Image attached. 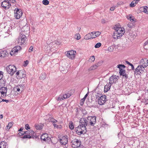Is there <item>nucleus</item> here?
Here are the masks:
<instances>
[{
    "instance_id": "nucleus-1",
    "label": "nucleus",
    "mask_w": 148,
    "mask_h": 148,
    "mask_svg": "<svg viewBox=\"0 0 148 148\" xmlns=\"http://www.w3.org/2000/svg\"><path fill=\"white\" fill-rule=\"evenodd\" d=\"M96 117L95 116H88L87 119L83 118L80 120L82 123H85L86 125H90L93 126L96 123Z\"/></svg>"
},
{
    "instance_id": "nucleus-2",
    "label": "nucleus",
    "mask_w": 148,
    "mask_h": 148,
    "mask_svg": "<svg viewBox=\"0 0 148 148\" xmlns=\"http://www.w3.org/2000/svg\"><path fill=\"white\" fill-rule=\"evenodd\" d=\"M115 30L114 32L113 37L115 39L120 38L125 33L124 29L120 27L116 26L114 27Z\"/></svg>"
},
{
    "instance_id": "nucleus-3",
    "label": "nucleus",
    "mask_w": 148,
    "mask_h": 148,
    "mask_svg": "<svg viewBox=\"0 0 148 148\" xmlns=\"http://www.w3.org/2000/svg\"><path fill=\"white\" fill-rule=\"evenodd\" d=\"M142 93V95L140 99L141 102L144 103L145 105L148 104V92L143 90Z\"/></svg>"
},
{
    "instance_id": "nucleus-4",
    "label": "nucleus",
    "mask_w": 148,
    "mask_h": 148,
    "mask_svg": "<svg viewBox=\"0 0 148 148\" xmlns=\"http://www.w3.org/2000/svg\"><path fill=\"white\" fill-rule=\"evenodd\" d=\"M6 70L8 73L12 75L16 71V69L14 65H10L7 67Z\"/></svg>"
},
{
    "instance_id": "nucleus-5",
    "label": "nucleus",
    "mask_w": 148,
    "mask_h": 148,
    "mask_svg": "<svg viewBox=\"0 0 148 148\" xmlns=\"http://www.w3.org/2000/svg\"><path fill=\"white\" fill-rule=\"evenodd\" d=\"M26 39L25 36L23 34H21L18 38V42L20 45H22L24 43Z\"/></svg>"
},
{
    "instance_id": "nucleus-6",
    "label": "nucleus",
    "mask_w": 148,
    "mask_h": 148,
    "mask_svg": "<svg viewBox=\"0 0 148 148\" xmlns=\"http://www.w3.org/2000/svg\"><path fill=\"white\" fill-rule=\"evenodd\" d=\"M60 43L58 41H55L51 43L49 45V47L51 51H53L55 49L58 47V45H60Z\"/></svg>"
},
{
    "instance_id": "nucleus-7",
    "label": "nucleus",
    "mask_w": 148,
    "mask_h": 148,
    "mask_svg": "<svg viewBox=\"0 0 148 148\" xmlns=\"http://www.w3.org/2000/svg\"><path fill=\"white\" fill-rule=\"evenodd\" d=\"M148 66V60L145 58H142L139 62V66L147 67Z\"/></svg>"
},
{
    "instance_id": "nucleus-8",
    "label": "nucleus",
    "mask_w": 148,
    "mask_h": 148,
    "mask_svg": "<svg viewBox=\"0 0 148 148\" xmlns=\"http://www.w3.org/2000/svg\"><path fill=\"white\" fill-rule=\"evenodd\" d=\"M76 53V51L73 50L69 51H67L66 55L68 57L73 59L75 58Z\"/></svg>"
},
{
    "instance_id": "nucleus-9",
    "label": "nucleus",
    "mask_w": 148,
    "mask_h": 148,
    "mask_svg": "<svg viewBox=\"0 0 148 148\" xmlns=\"http://www.w3.org/2000/svg\"><path fill=\"white\" fill-rule=\"evenodd\" d=\"M119 77L116 75H113L110 77L109 78V83L111 84L114 83H115L118 79Z\"/></svg>"
},
{
    "instance_id": "nucleus-10",
    "label": "nucleus",
    "mask_w": 148,
    "mask_h": 148,
    "mask_svg": "<svg viewBox=\"0 0 148 148\" xmlns=\"http://www.w3.org/2000/svg\"><path fill=\"white\" fill-rule=\"evenodd\" d=\"M106 96L104 95L101 96L98 99V103L100 105L103 104L106 101Z\"/></svg>"
},
{
    "instance_id": "nucleus-11",
    "label": "nucleus",
    "mask_w": 148,
    "mask_h": 148,
    "mask_svg": "<svg viewBox=\"0 0 148 148\" xmlns=\"http://www.w3.org/2000/svg\"><path fill=\"white\" fill-rule=\"evenodd\" d=\"M10 4L9 2H8L6 1H4L2 3L1 5L3 8H5V9H8L10 5Z\"/></svg>"
},
{
    "instance_id": "nucleus-12",
    "label": "nucleus",
    "mask_w": 148,
    "mask_h": 148,
    "mask_svg": "<svg viewBox=\"0 0 148 148\" xmlns=\"http://www.w3.org/2000/svg\"><path fill=\"white\" fill-rule=\"evenodd\" d=\"M24 85L22 84H19L17 85L15 88H14V89L15 90H16L18 92H21L24 90Z\"/></svg>"
},
{
    "instance_id": "nucleus-13",
    "label": "nucleus",
    "mask_w": 148,
    "mask_h": 148,
    "mask_svg": "<svg viewBox=\"0 0 148 148\" xmlns=\"http://www.w3.org/2000/svg\"><path fill=\"white\" fill-rule=\"evenodd\" d=\"M67 136H63L62 138L60 139L59 140L62 145H65L68 142L67 138Z\"/></svg>"
},
{
    "instance_id": "nucleus-14",
    "label": "nucleus",
    "mask_w": 148,
    "mask_h": 148,
    "mask_svg": "<svg viewBox=\"0 0 148 148\" xmlns=\"http://www.w3.org/2000/svg\"><path fill=\"white\" fill-rule=\"evenodd\" d=\"M22 14L21 10L20 11L19 9H17L16 12L15 13V17L16 19H19L21 16Z\"/></svg>"
},
{
    "instance_id": "nucleus-15",
    "label": "nucleus",
    "mask_w": 148,
    "mask_h": 148,
    "mask_svg": "<svg viewBox=\"0 0 148 148\" xmlns=\"http://www.w3.org/2000/svg\"><path fill=\"white\" fill-rule=\"evenodd\" d=\"M81 125H79L75 129V130L77 134L79 135H81L82 134H83L82 132V131L81 129Z\"/></svg>"
},
{
    "instance_id": "nucleus-16",
    "label": "nucleus",
    "mask_w": 148,
    "mask_h": 148,
    "mask_svg": "<svg viewBox=\"0 0 148 148\" xmlns=\"http://www.w3.org/2000/svg\"><path fill=\"white\" fill-rule=\"evenodd\" d=\"M40 139L41 140L45 141L49 140V139H50V138L48 137V135L47 134L45 133L41 136Z\"/></svg>"
},
{
    "instance_id": "nucleus-17",
    "label": "nucleus",
    "mask_w": 148,
    "mask_h": 148,
    "mask_svg": "<svg viewBox=\"0 0 148 148\" xmlns=\"http://www.w3.org/2000/svg\"><path fill=\"white\" fill-rule=\"evenodd\" d=\"M139 11L141 12H143L145 13L148 14V7L147 6L140 7L139 8Z\"/></svg>"
},
{
    "instance_id": "nucleus-18",
    "label": "nucleus",
    "mask_w": 148,
    "mask_h": 148,
    "mask_svg": "<svg viewBox=\"0 0 148 148\" xmlns=\"http://www.w3.org/2000/svg\"><path fill=\"white\" fill-rule=\"evenodd\" d=\"M16 75H17L16 77L18 76L17 78L19 79L23 78L25 76V75H24L21 71L17 72Z\"/></svg>"
},
{
    "instance_id": "nucleus-19",
    "label": "nucleus",
    "mask_w": 148,
    "mask_h": 148,
    "mask_svg": "<svg viewBox=\"0 0 148 148\" xmlns=\"http://www.w3.org/2000/svg\"><path fill=\"white\" fill-rule=\"evenodd\" d=\"M80 122L81 123V124L80 125H81V129L82 131V133L84 134L86 132V126L87 125H86L85 123H82L80 121Z\"/></svg>"
},
{
    "instance_id": "nucleus-20",
    "label": "nucleus",
    "mask_w": 148,
    "mask_h": 148,
    "mask_svg": "<svg viewBox=\"0 0 148 148\" xmlns=\"http://www.w3.org/2000/svg\"><path fill=\"white\" fill-rule=\"evenodd\" d=\"M7 90L6 87H2L0 89V92L3 95H6Z\"/></svg>"
},
{
    "instance_id": "nucleus-21",
    "label": "nucleus",
    "mask_w": 148,
    "mask_h": 148,
    "mask_svg": "<svg viewBox=\"0 0 148 148\" xmlns=\"http://www.w3.org/2000/svg\"><path fill=\"white\" fill-rule=\"evenodd\" d=\"M73 142V144L78 147V148L80 146L81 142L79 141L77 139H75Z\"/></svg>"
},
{
    "instance_id": "nucleus-22",
    "label": "nucleus",
    "mask_w": 148,
    "mask_h": 148,
    "mask_svg": "<svg viewBox=\"0 0 148 148\" xmlns=\"http://www.w3.org/2000/svg\"><path fill=\"white\" fill-rule=\"evenodd\" d=\"M119 73L120 75H122L123 77H124L125 79H126L128 77L126 73L125 70H121L119 71Z\"/></svg>"
},
{
    "instance_id": "nucleus-23",
    "label": "nucleus",
    "mask_w": 148,
    "mask_h": 148,
    "mask_svg": "<svg viewBox=\"0 0 148 148\" xmlns=\"http://www.w3.org/2000/svg\"><path fill=\"white\" fill-rule=\"evenodd\" d=\"M91 33H92V35L93 37H92V39L98 36L101 34V32H93Z\"/></svg>"
},
{
    "instance_id": "nucleus-24",
    "label": "nucleus",
    "mask_w": 148,
    "mask_h": 148,
    "mask_svg": "<svg viewBox=\"0 0 148 148\" xmlns=\"http://www.w3.org/2000/svg\"><path fill=\"white\" fill-rule=\"evenodd\" d=\"M111 86V84L109 83L108 84H107L104 87V92H107L110 89Z\"/></svg>"
},
{
    "instance_id": "nucleus-25",
    "label": "nucleus",
    "mask_w": 148,
    "mask_h": 148,
    "mask_svg": "<svg viewBox=\"0 0 148 148\" xmlns=\"http://www.w3.org/2000/svg\"><path fill=\"white\" fill-rule=\"evenodd\" d=\"M92 33H91L85 35L84 37V39L86 40H88L92 38V37H93L92 35Z\"/></svg>"
},
{
    "instance_id": "nucleus-26",
    "label": "nucleus",
    "mask_w": 148,
    "mask_h": 148,
    "mask_svg": "<svg viewBox=\"0 0 148 148\" xmlns=\"http://www.w3.org/2000/svg\"><path fill=\"white\" fill-rule=\"evenodd\" d=\"M8 54L7 52L5 51H1L0 52V57H5Z\"/></svg>"
},
{
    "instance_id": "nucleus-27",
    "label": "nucleus",
    "mask_w": 148,
    "mask_h": 148,
    "mask_svg": "<svg viewBox=\"0 0 148 148\" xmlns=\"http://www.w3.org/2000/svg\"><path fill=\"white\" fill-rule=\"evenodd\" d=\"M18 49H15L14 48H13L12 49L11 51L10 52V54L12 56L14 55L16 53H17L18 52Z\"/></svg>"
},
{
    "instance_id": "nucleus-28",
    "label": "nucleus",
    "mask_w": 148,
    "mask_h": 148,
    "mask_svg": "<svg viewBox=\"0 0 148 148\" xmlns=\"http://www.w3.org/2000/svg\"><path fill=\"white\" fill-rule=\"evenodd\" d=\"M139 0H134L130 4V6L132 7H133L136 5V4H137Z\"/></svg>"
},
{
    "instance_id": "nucleus-29",
    "label": "nucleus",
    "mask_w": 148,
    "mask_h": 148,
    "mask_svg": "<svg viewBox=\"0 0 148 148\" xmlns=\"http://www.w3.org/2000/svg\"><path fill=\"white\" fill-rule=\"evenodd\" d=\"M6 144L4 142H1L0 143V148H6Z\"/></svg>"
},
{
    "instance_id": "nucleus-30",
    "label": "nucleus",
    "mask_w": 148,
    "mask_h": 148,
    "mask_svg": "<svg viewBox=\"0 0 148 148\" xmlns=\"http://www.w3.org/2000/svg\"><path fill=\"white\" fill-rule=\"evenodd\" d=\"M13 123H14L13 122L9 123L6 126V130L8 131L10 128L12 126Z\"/></svg>"
},
{
    "instance_id": "nucleus-31",
    "label": "nucleus",
    "mask_w": 148,
    "mask_h": 148,
    "mask_svg": "<svg viewBox=\"0 0 148 148\" xmlns=\"http://www.w3.org/2000/svg\"><path fill=\"white\" fill-rule=\"evenodd\" d=\"M46 75L45 73H41L39 77V78L40 79L44 80L46 78Z\"/></svg>"
},
{
    "instance_id": "nucleus-32",
    "label": "nucleus",
    "mask_w": 148,
    "mask_h": 148,
    "mask_svg": "<svg viewBox=\"0 0 148 148\" xmlns=\"http://www.w3.org/2000/svg\"><path fill=\"white\" fill-rule=\"evenodd\" d=\"M127 18L131 22H133L134 21L135 18H134L133 16H132V15H129V17L128 16H127Z\"/></svg>"
},
{
    "instance_id": "nucleus-33",
    "label": "nucleus",
    "mask_w": 148,
    "mask_h": 148,
    "mask_svg": "<svg viewBox=\"0 0 148 148\" xmlns=\"http://www.w3.org/2000/svg\"><path fill=\"white\" fill-rule=\"evenodd\" d=\"M43 126V125H35V127L38 130H41L42 129V127Z\"/></svg>"
},
{
    "instance_id": "nucleus-34",
    "label": "nucleus",
    "mask_w": 148,
    "mask_h": 148,
    "mask_svg": "<svg viewBox=\"0 0 148 148\" xmlns=\"http://www.w3.org/2000/svg\"><path fill=\"white\" fill-rule=\"evenodd\" d=\"M125 67V66L124 65L122 64H119L117 66V67L119 69V71L121 70H123V69H122V68H124Z\"/></svg>"
},
{
    "instance_id": "nucleus-35",
    "label": "nucleus",
    "mask_w": 148,
    "mask_h": 148,
    "mask_svg": "<svg viewBox=\"0 0 148 148\" xmlns=\"http://www.w3.org/2000/svg\"><path fill=\"white\" fill-rule=\"evenodd\" d=\"M71 96L70 94L69 93L66 94L64 95H62V98L64 99L67 98Z\"/></svg>"
},
{
    "instance_id": "nucleus-36",
    "label": "nucleus",
    "mask_w": 148,
    "mask_h": 148,
    "mask_svg": "<svg viewBox=\"0 0 148 148\" xmlns=\"http://www.w3.org/2000/svg\"><path fill=\"white\" fill-rule=\"evenodd\" d=\"M69 127L71 130H73L74 128V126L72 121H70L69 123Z\"/></svg>"
},
{
    "instance_id": "nucleus-37",
    "label": "nucleus",
    "mask_w": 148,
    "mask_h": 148,
    "mask_svg": "<svg viewBox=\"0 0 148 148\" xmlns=\"http://www.w3.org/2000/svg\"><path fill=\"white\" fill-rule=\"evenodd\" d=\"M49 120L50 121H51L53 123H56L57 122V120L54 119L52 118H49Z\"/></svg>"
},
{
    "instance_id": "nucleus-38",
    "label": "nucleus",
    "mask_w": 148,
    "mask_h": 148,
    "mask_svg": "<svg viewBox=\"0 0 148 148\" xmlns=\"http://www.w3.org/2000/svg\"><path fill=\"white\" fill-rule=\"evenodd\" d=\"M56 99L58 101H61L63 100L64 99H63L62 98V95H61L58 97L56 98Z\"/></svg>"
},
{
    "instance_id": "nucleus-39",
    "label": "nucleus",
    "mask_w": 148,
    "mask_h": 148,
    "mask_svg": "<svg viewBox=\"0 0 148 148\" xmlns=\"http://www.w3.org/2000/svg\"><path fill=\"white\" fill-rule=\"evenodd\" d=\"M97 68V66L95 64L93 65L92 66H91L90 68V70H95Z\"/></svg>"
},
{
    "instance_id": "nucleus-40",
    "label": "nucleus",
    "mask_w": 148,
    "mask_h": 148,
    "mask_svg": "<svg viewBox=\"0 0 148 148\" xmlns=\"http://www.w3.org/2000/svg\"><path fill=\"white\" fill-rule=\"evenodd\" d=\"M42 2L43 4L45 5L49 4V2L48 1V0H43Z\"/></svg>"
},
{
    "instance_id": "nucleus-41",
    "label": "nucleus",
    "mask_w": 148,
    "mask_h": 148,
    "mask_svg": "<svg viewBox=\"0 0 148 148\" xmlns=\"http://www.w3.org/2000/svg\"><path fill=\"white\" fill-rule=\"evenodd\" d=\"M31 137L30 135V134L29 133V134L25 135L23 136V138H31Z\"/></svg>"
},
{
    "instance_id": "nucleus-42",
    "label": "nucleus",
    "mask_w": 148,
    "mask_h": 148,
    "mask_svg": "<svg viewBox=\"0 0 148 148\" xmlns=\"http://www.w3.org/2000/svg\"><path fill=\"white\" fill-rule=\"evenodd\" d=\"M101 43L98 42L96 44V45L95 46V48H99V47H101Z\"/></svg>"
},
{
    "instance_id": "nucleus-43",
    "label": "nucleus",
    "mask_w": 148,
    "mask_h": 148,
    "mask_svg": "<svg viewBox=\"0 0 148 148\" xmlns=\"http://www.w3.org/2000/svg\"><path fill=\"white\" fill-rule=\"evenodd\" d=\"M103 62L101 61H100L98 62L97 63H96L95 64L96 66H97V67L100 66H101Z\"/></svg>"
},
{
    "instance_id": "nucleus-44",
    "label": "nucleus",
    "mask_w": 148,
    "mask_h": 148,
    "mask_svg": "<svg viewBox=\"0 0 148 148\" xmlns=\"http://www.w3.org/2000/svg\"><path fill=\"white\" fill-rule=\"evenodd\" d=\"M138 68H139V65L137 67V68L136 69L135 71H134L135 75H137L138 74V72L139 71V70L138 69Z\"/></svg>"
},
{
    "instance_id": "nucleus-45",
    "label": "nucleus",
    "mask_w": 148,
    "mask_h": 148,
    "mask_svg": "<svg viewBox=\"0 0 148 148\" xmlns=\"http://www.w3.org/2000/svg\"><path fill=\"white\" fill-rule=\"evenodd\" d=\"M140 68H139V72L140 73H141V72L140 71H143L144 69V67H143V66H139Z\"/></svg>"
},
{
    "instance_id": "nucleus-46",
    "label": "nucleus",
    "mask_w": 148,
    "mask_h": 148,
    "mask_svg": "<svg viewBox=\"0 0 148 148\" xmlns=\"http://www.w3.org/2000/svg\"><path fill=\"white\" fill-rule=\"evenodd\" d=\"M89 60H91V61H94L95 60V58L94 56H93L90 57L89 58Z\"/></svg>"
},
{
    "instance_id": "nucleus-47",
    "label": "nucleus",
    "mask_w": 148,
    "mask_h": 148,
    "mask_svg": "<svg viewBox=\"0 0 148 148\" xmlns=\"http://www.w3.org/2000/svg\"><path fill=\"white\" fill-rule=\"evenodd\" d=\"M14 48L16 49H18V51L20 50L21 49V47L20 46H17L14 47Z\"/></svg>"
},
{
    "instance_id": "nucleus-48",
    "label": "nucleus",
    "mask_w": 148,
    "mask_h": 148,
    "mask_svg": "<svg viewBox=\"0 0 148 148\" xmlns=\"http://www.w3.org/2000/svg\"><path fill=\"white\" fill-rule=\"evenodd\" d=\"M127 25L128 27L130 28H132L133 26V24L131 23H129Z\"/></svg>"
},
{
    "instance_id": "nucleus-49",
    "label": "nucleus",
    "mask_w": 148,
    "mask_h": 148,
    "mask_svg": "<svg viewBox=\"0 0 148 148\" xmlns=\"http://www.w3.org/2000/svg\"><path fill=\"white\" fill-rule=\"evenodd\" d=\"M25 128L26 130H28L30 129V127L28 124H27L25 125Z\"/></svg>"
},
{
    "instance_id": "nucleus-50",
    "label": "nucleus",
    "mask_w": 148,
    "mask_h": 148,
    "mask_svg": "<svg viewBox=\"0 0 148 148\" xmlns=\"http://www.w3.org/2000/svg\"><path fill=\"white\" fill-rule=\"evenodd\" d=\"M112 46H110L108 48V50L110 52L113 51V49H112Z\"/></svg>"
},
{
    "instance_id": "nucleus-51",
    "label": "nucleus",
    "mask_w": 148,
    "mask_h": 148,
    "mask_svg": "<svg viewBox=\"0 0 148 148\" xmlns=\"http://www.w3.org/2000/svg\"><path fill=\"white\" fill-rule=\"evenodd\" d=\"M3 72L1 71H0V80H1L3 77Z\"/></svg>"
},
{
    "instance_id": "nucleus-52",
    "label": "nucleus",
    "mask_w": 148,
    "mask_h": 148,
    "mask_svg": "<svg viewBox=\"0 0 148 148\" xmlns=\"http://www.w3.org/2000/svg\"><path fill=\"white\" fill-rule=\"evenodd\" d=\"M29 133H30V135H32V134H34V132L32 130H29Z\"/></svg>"
},
{
    "instance_id": "nucleus-53",
    "label": "nucleus",
    "mask_w": 148,
    "mask_h": 148,
    "mask_svg": "<svg viewBox=\"0 0 148 148\" xmlns=\"http://www.w3.org/2000/svg\"><path fill=\"white\" fill-rule=\"evenodd\" d=\"M84 100L82 99L81 100L80 102V105L81 106H82L84 103Z\"/></svg>"
},
{
    "instance_id": "nucleus-54",
    "label": "nucleus",
    "mask_w": 148,
    "mask_h": 148,
    "mask_svg": "<svg viewBox=\"0 0 148 148\" xmlns=\"http://www.w3.org/2000/svg\"><path fill=\"white\" fill-rule=\"evenodd\" d=\"M18 134L19 136H22L24 134L23 133V131H22L21 132H19Z\"/></svg>"
},
{
    "instance_id": "nucleus-55",
    "label": "nucleus",
    "mask_w": 148,
    "mask_h": 148,
    "mask_svg": "<svg viewBox=\"0 0 148 148\" xmlns=\"http://www.w3.org/2000/svg\"><path fill=\"white\" fill-rule=\"evenodd\" d=\"M77 38H76V39H77V40L79 39L80 38V34H77Z\"/></svg>"
},
{
    "instance_id": "nucleus-56",
    "label": "nucleus",
    "mask_w": 148,
    "mask_h": 148,
    "mask_svg": "<svg viewBox=\"0 0 148 148\" xmlns=\"http://www.w3.org/2000/svg\"><path fill=\"white\" fill-rule=\"evenodd\" d=\"M9 101V100H6V99H2V100H1V102H2V101H5L6 103L8 102Z\"/></svg>"
},
{
    "instance_id": "nucleus-57",
    "label": "nucleus",
    "mask_w": 148,
    "mask_h": 148,
    "mask_svg": "<svg viewBox=\"0 0 148 148\" xmlns=\"http://www.w3.org/2000/svg\"><path fill=\"white\" fill-rule=\"evenodd\" d=\"M115 9V7L114 6H112V7H111L110 8V10L112 11H113L114 10V9Z\"/></svg>"
},
{
    "instance_id": "nucleus-58",
    "label": "nucleus",
    "mask_w": 148,
    "mask_h": 148,
    "mask_svg": "<svg viewBox=\"0 0 148 148\" xmlns=\"http://www.w3.org/2000/svg\"><path fill=\"white\" fill-rule=\"evenodd\" d=\"M29 131H25V132H23V133L24 134H25V135H27L28 134H29Z\"/></svg>"
},
{
    "instance_id": "nucleus-59",
    "label": "nucleus",
    "mask_w": 148,
    "mask_h": 148,
    "mask_svg": "<svg viewBox=\"0 0 148 148\" xmlns=\"http://www.w3.org/2000/svg\"><path fill=\"white\" fill-rule=\"evenodd\" d=\"M53 126L55 127H56V128H58V125L56 124L53 123Z\"/></svg>"
},
{
    "instance_id": "nucleus-60",
    "label": "nucleus",
    "mask_w": 148,
    "mask_h": 148,
    "mask_svg": "<svg viewBox=\"0 0 148 148\" xmlns=\"http://www.w3.org/2000/svg\"><path fill=\"white\" fill-rule=\"evenodd\" d=\"M33 47L32 46H31L29 48V50L30 51H29L30 52H31V51H33Z\"/></svg>"
},
{
    "instance_id": "nucleus-61",
    "label": "nucleus",
    "mask_w": 148,
    "mask_h": 148,
    "mask_svg": "<svg viewBox=\"0 0 148 148\" xmlns=\"http://www.w3.org/2000/svg\"><path fill=\"white\" fill-rule=\"evenodd\" d=\"M72 147H73L74 148H78V147H77L76 146L74 145L73 144H73L72 145Z\"/></svg>"
},
{
    "instance_id": "nucleus-62",
    "label": "nucleus",
    "mask_w": 148,
    "mask_h": 148,
    "mask_svg": "<svg viewBox=\"0 0 148 148\" xmlns=\"http://www.w3.org/2000/svg\"><path fill=\"white\" fill-rule=\"evenodd\" d=\"M101 22L102 23H106V21L104 19H102L101 20Z\"/></svg>"
},
{
    "instance_id": "nucleus-63",
    "label": "nucleus",
    "mask_w": 148,
    "mask_h": 148,
    "mask_svg": "<svg viewBox=\"0 0 148 148\" xmlns=\"http://www.w3.org/2000/svg\"><path fill=\"white\" fill-rule=\"evenodd\" d=\"M24 62L25 64V66H26L27 64H28L29 62L28 60H27L25 61Z\"/></svg>"
},
{
    "instance_id": "nucleus-64",
    "label": "nucleus",
    "mask_w": 148,
    "mask_h": 148,
    "mask_svg": "<svg viewBox=\"0 0 148 148\" xmlns=\"http://www.w3.org/2000/svg\"><path fill=\"white\" fill-rule=\"evenodd\" d=\"M130 65L131 66L132 69L134 70V67L133 65L132 64H131Z\"/></svg>"
}]
</instances>
